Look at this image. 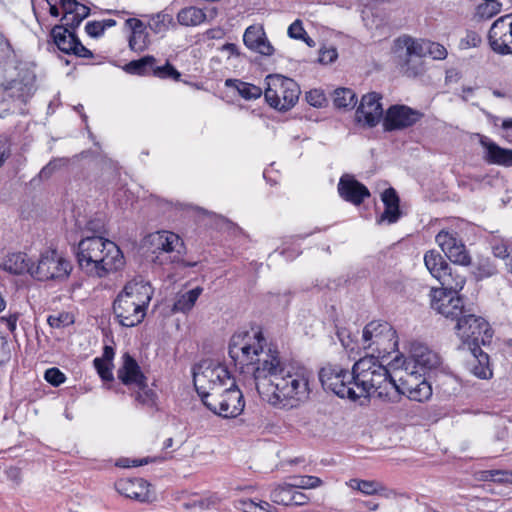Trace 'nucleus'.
I'll return each instance as SVG.
<instances>
[{
  "label": "nucleus",
  "instance_id": "obj_48",
  "mask_svg": "<svg viewBox=\"0 0 512 512\" xmlns=\"http://www.w3.org/2000/svg\"><path fill=\"white\" fill-rule=\"evenodd\" d=\"M493 254L495 257L508 260V263H511L512 260V246L505 241L495 242L492 246Z\"/></svg>",
  "mask_w": 512,
  "mask_h": 512
},
{
  "label": "nucleus",
  "instance_id": "obj_3",
  "mask_svg": "<svg viewBox=\"0 0 512 512\" xmlns=\"http://www.w3.org/2000/svg\"><path fill=\"white\" fill-rule=\"evenodd\" d=\"M352 373L356 400L371 395L381 399L390 398L392 389L395 387V378L389 374L388 369L377 357L371 355L359 359L354 363Z\"/></svg>",
  "mask_w": 512,
  "mask_h": 512
},
{
  "label": "nucleus",
  "instance_id": "obj_44",
  "mask_svg": "<svg viewBox=\"0 0 512 512\" xmlns=\"http://www.w3.org/2000/svg\"><path fill=\"white\" fill-rule=\"evenodd\" d=\"M149 44V37L147 32L131 33L129 37V47L135 52L144 51Z\"/></svg>",
  "mask_w": 512,
  "mask_h": 512
},
{
  "label": "nucleus",
  "instance_id": "obj_7",
  "mask_svg": "<svg viewBox=\"0 0 512 512\" xmlns=\"http://www.w3.org/2000/svg\"><path fill=\"white\" fill-rule=\"evenodd\" d=\"M455 329L462 345L469 351H479V348L488 345L493 337L489 323L483 317L473 314L471 310L458 320Z\"/></svg>",
  "mask_w": 512,
  "mask_h": 512
},
{
  "label": "nucleus",
  "instance_id": "obj_60",
  "mask_svg": "<svg viewBox=\"0 0 512 512\" xmlns=\"http://www.w3.org/2000/svg\"><path fill=\"white\" fill-rule=\"evenodd\" d=\"M384 206H399V197L393 188H388L382 193Z\"/></svg>",
  "mask_w": 512,
  "mask_h": 512
},
{
  "label": "nucleus",
  "instance_id": "obj_39",
  "mask_svg": "<svg viewBox=\"0 0 512 512\" xmlns=\"http://www.w3.org/2000/svg\"><path fill=\"white\" fill-rule=\"evenodd\" d=\"M173 22V17L171 14L166 13L165 11H161L157 14H154L150 17L148 25L149 28L154 33H162L165 32L169 25Z\"/></svg>",
  "mask_w": 512,
  "mask_h": 512
},
{
  "label": "nucleus",
  "instance_id": "obj_45",
  "mask_svg": "<svg viewBox=\"0 0 512 512\" xmlns=\"http://www.w3.org/2000/svg\"><path fill=\"white\" fill-rule=\"evenodd\" d=\"M237 508L243 512H271L269 503H256L251 499L240 500Z\"/></svg>",
  "mask_w": 512,
  "mask_h": 512
},
{
  "label": "nucleus",
  "instance_id": "obj_20",
  "mask_svg": "<svg viewBox=\"0 0 512 512\" xmlns=\"http://www.w3.org/2000/svg\"><path fill=\"white\" fill-rule=\"evenodd\" d=\"M382 96L371 92L364 95L356 111L358 122H364L368 127H375L383 117Z\"/></svg>",
  "mask_w": 512,
  "mask_h": 512
},
{
  "label": "nucleus",
  "instance_id": "obj_24",
  "mask_svg": "<svg viewBox=\"0 0 512 512\" xmlns=\"http://www.w3.org/2000/svg\"><path fill=\"white\" fill-rule=\"evenodd\" d=\"M149 483L142 478L120 479L115 483L116 490L127 498L140 502L150 498Z\"/></svg>",
  "mask_w": 512,
  "mask_h": 512
},
{
  "label": "nucleus",
  "instance_id": "obj_64",
  "mask_svg": "<svg viewBox=\"0 0 512 512\" xmlns=\"http://www.w3.org/2000/svg\"><path fill=\"white\" fill-rule=\"evenodd\" d=\"M125 25L131 29V33L146 32L145 24L136 18H129L125 21Z\"/></svg>",
  "mask_w": 512,
  "mask_h": 512
},
{
  "label": "nucleus",
  "instance_id": "obj_17",
  "mask_svg": "<svg viewBox=\"0 0 512 512\" xmlns=\"http://www.w3.org/2000/svg\"><path fill=\"white\" fill-rule=\"evenodd\" d=\"M423 114L406 105L390 106L383 118V127L385 131L403 130L416 124Z\"/></svg>",
  "mask_w": 512,
  "mask_h": 512
},
{
  "label": "nucleus",
  "instance_id": "obj_21",
  "mask_svg": "<svg viewBox=\"0 0 512 512\" xmlns=\"http://www.w3.org/2000/svg\"><path fill=\"white\" fill-rule=\"evenodd\" d=\"M117 378L130 389L143 388L147 381L139 364L129 353H124L122 356V365L117 370Z\"/></svg>",
  "mask_w": 512,
  "mask_h": 512
},
{
  "label": "nucleus",
  "instance_id": "obj_52",
  "mask_svg": "<svg viewBox=\"0 0 512 512\" xmlns=\"http://www.w3.org/2000/svg\"><path fill=\"white\" fill-rule=\"evenodd\" d=\"M44 379L52 386L58 387L66 381V376L59 368L52 367L45 371Z\"/></svg>",
  "mask_w": 512,
  "mask_h": 512
},
{
  "label": "nucleus",
  "instance_id": "obj_61",
  "mask_svg": "<svg viewBox=\"0 0 512 512\" xmlns=\"http://www.w3.org/2000/svg\"><path fill=\"white\" fill-rule=\"evenodd\" d=\"M85 230L93 234H101L104 231V222L101 218H92L85 224Z\"/></svg>",
  "mask_w": 512,
  "mask_h": 512
},
{
  "label": "nucleus",
  "instance_id": "obj_30",
  "mask_svg": "<svg viewBox=\"0 0 512 512\" xmlns=\"http://www.w3.org/2000/svg\"><path fill=\"white\" fill-rule=\"evenodd\" d=\"M405 375H401L398 379L395 378V387L392 392L397 394L407 395L413 388H417L421 380L425 378V375L421 374L420 371H404Z\"/></svg>",
  "mask_w": 512,
  "mask_h": 512
},
{
  "label": "nucleus",
  "instance_id": "obj_42",
  "mask_svg": "<svg viewBox=\"0 0 512 512\" xmlns=\"http://www.w3.org/2000/svg\"><path fill=\"white\" fill-rule=\"evenodd\" d=\"M337 336L342 344V346L349 351H354L357 348H362L361 346V338L358 339L356 336H352L351 333L347 329L338 330Z\"/></svg>",
  "mask_w": 512,
  "mask_h": 512
},
{
  "label": "nucleus",
  "instance_id": "obj_22",
  "mask_svg": "<svg viewBox=\"0 0 512 512\" xmlns=\"http://www.w3.org/2000/svg\"><path fill=\"white\" fill-rule=\"evenodd\" d=\"M338 193L342 199L356 206H359L366 198L370 197L368 188L348 174L340 178Z\"/></svg>",
  "mask_w": 512,
  "mask_h": 512
},
{
  "label": "nucleus",
  "instance_id": "obj_23",
  "mask_svg": "<svg viewBox=\"0 0 512 512\" xmlns=\"http://www.w3.org/2000/svg\"><path fill=\"white\" fill-rule=\"evenodd\" d=\"M243 42L248 49L261 55L271 56L274 53V48L268 41L262 26L247 27L243 35Z\"/></svg>",
  "mask_w": 512,
  "mask_h": 512
},
{
  "label": "nucleus",
  "instance_id": "obj_62",
  "mask_svg": "<svg viewBox=\"0 0 512 512\" xmlns=\"http://www.w3.org/2000/svg\"><path fill=\"white\" fill-rule=\"evenodd\" d=\"M153 460L150 459L149 457H146V458H142V459H129V458H124V459H120L119 462H118V465L120 467H124V468H129V467H139V466H142V465H145V464H148L150 462H152Z\"/></svg>",
  "mask_w": 512,
  "mask_h": 512
},
{
  "label": "nucleus",
  "instance_id": "obj_37",
  "mask_svg": "<svg viewBox=\"0 0 512 512\" xmlns=\"http://www.w3.org/2000/svg\"><path fill=\"white\" fill-rule=\"evenodd\" d=\"M293 490L292 483L278 485L271 491L270 498L276 504L289 506L291 505Z\"/></svg>",
  "mask_w": 512,
  "mask_h": 512
},
{
  "label": "nucleus",
  "instance_id": "obj_11",
  "mask_svg": "<svg viewBox=\"0 0 512 512\" xmlns=\"http://www.w3.org/2000/svg\"><path fill=\"white\" fill-rule=\"evenodd\" d=\"M424 264L429 273L439 281L443 289L459 292L463 289L466 278L458 269L451 267L443 256L436 250L424 254Z\"/></svg>",
  "mask_w": 512,
  "mask_h": 512
},
{
  "label": "nucleus",
  "instance_id": "obj_29",
  "mask_svg": "<svg viewBox=\"0 0 512 512\" xmlns=\"http://www.w3.org/2000/svg\"><path fill=\"white\" fill-rule=\"evenodd\" d=\"M154 242L158 250L167 253L177 252L180 254L183 249L181 238L177 234L169 231L158 232Z\"/></svg>",
  "mask_w": 512,
  "mask_h": 512
},
{
  "label": "nucleus",
  "instance_id": "obj_57",
  "mask_svg": "<svg viewBox=\"0 0 512 512\" xmlns=\"http://www.w3.org/2000/svg\"><path fill=\"white\" fill-rule=\"evenodd\" d=\"M288 35L290 38L293 39H304L306 32L303 28L301 20L297 19L292 24H290V26L288 27Z\"/></svg>",
  "mask_w": 512,
  "mask_h": 512
},
{
  "label": "nucleus",
  "instance_id": "obj_28",
  "mask_svg": "<svg viewBox=\"0 0 512 512\" xmlns=\"http://www.w3.org/2000/svg\"><path fill=\"white\" fill-rule=\"evenodd\" d=\"M51 37L57 48L65 54H71L74 42L78 38L75 30L64 25H55L51 30Z\"/></svg>",
  "mask_w": 512,
  "mask_h": 512
},
{
  "label": "nucleus",
  "instance_id": "obj_18",
  "mask_svg": "<svg viewBox=\"0 0 512 512\" xmlns=\"http://www.w3.org/2000/svg\"><path fill=\"white\" fill-rule=\"evenodd\" d=\"M436 243L454 264L469 266L471 257L464 243L458 239L457 233L441 230L435 237Z\"/></svg>",
  "mask_w": 512,
  "mask_h": 512
},
{
  "label": "nucleus",
  "instance_id": "obj_31",
  "mask_svg": "<svg viewBox=\"0 0 512 512\" xmlns=\"http://www.w3.org/2000/svg\"><path fill=\"white\" fill-rule=\"evenodd\" d=\"M206 19L207 15L204 12V10L195 6H188L182 8L177 13L178 23L185 27H194L201 25L206 21Z\"/></svg>",
  "mask_w": 512,
  "mask_h": 512
},
{
  "label": "nucleus",
  "instance_id": "obj_16",
  "mask_svg": "<svg viewBox=\"0 0 512 512\" xmlns=\"http://www.w3.org/2000/svg\"><path fill=\"white\" fill-rule=\"evenodd\" d=\"M440 365V357L427 346L420 343H413L410 356L403 361V371L418 370L421 374L436 369Z\"/></svg>",
  "mask_w": 512,
  "mask_h": 512
},
{
  "label": "nucleus",
  "instance_id": "obj_41",
  "mask_svg": "<svg viewBox=\"0 0 512 512\" xmlns=\"http://www.w3.org/2000/svg\"><path fill=\"white\" fill-rule=\"evenodd\" d=\"M136 389L137 391L134 396L138 403L149 407L155 404L157 395L152 389L148 388L147 381H145V387Z\"/></svg>",
  "mask_w": 512,
  "mask_h": 512
},
{
  "label": "nucleus",
  "instance_id": "obj_32",
  "mask_svg": "<svg viewBox=\"0 0 512 512\" xmlns=\"http://www.w3.org/2000/svg\"><path fill=\"white\" fill-rule=\"evenodd\" d=\"M473 357L471 362V372L480 379H489L492 377V370L489 365V356L483 352L481 347L479 351H470Z\"/></svg>",
  "mask_w": 512,
  "mask_h": 512
},
{
  "label": "nucleus",
  "instance_id": "obj_2",
  "mask_svg": "<svg viewBox=\"0 0 512 512\" xmlns=\"http://www.w3.org/2000/svg\"><path fill=\"white\" fill-rule=\"evenodd\" d=\"M79 268L88 276L105 278L121 270L125 258L116 243L99 235L82 238L76 250Z\"/></svg>",
  "mask_w": 512,
  "mask_h": 512
},
{
  "label": "nucleus",
  "instance_id": "obj_58",
  "mask_svg": "<svg viewBox=\"0 0 512 512\" xmlns=\"http://www.w3.org/2000/svg\"><path fill=\"white\" fill-rule=\"evenodd\" d=\"M85 31L89 36L93 38H98L104 33L103 25L100 21L87 22L85 25Z\"/></svg>",
  "mask_w": 512,
  "mask_h": 512
},
{
  "label": "nucleus",
  "instance_id": "obj_14",
  "mask_svg": "<svg viewBox=\"0 0 512 512\" xmlns=\"http://www.w3.org/2000/svg\"><path fill=\"white\" fill-rule=\"evenodd\" d=\"M397 50H405L402 58V68L408 77H416L424 71L422 58L425 57L426 40L402 36L395 40Z\"/></svg>",
  "mask_w": 512,
  "mask_h": 512
},
{
  "label": "nucleus",
  "instance_id": "obj_27",
  "mask_svg": "<svg viewBox=\"0 0 512 512\" xmlns=\"http://www.w3.org/2000/svg\"><path fill=\"white\" fill-rule=\"evenodd\" d=\"M32 265L33 262H31V259L27 256V254L22 252H15L7 254L3 258L0 267L11 274L21 275L24 273L30 274Z\"/></svg>",
  "mask_w": 512,
  "mask_h": 512
},
{
  "label": "nucleus",
  "instance_id": "obj_47",
  "mask_svg": "<svg viewBox=\"0 0 512 512\" xmlns=\"http://www.w3.org/2000/svg\"><path fill=\"white\" fill-rule=\"evenodd\" d=\"M67 163L68 159L66 158H53L41 169L39 177L42 179H48L56 170L67 165Z\"/></svg>",
  "mask_w": 512,
  "mask_h": 512
},
{
  "label": "nucleus",
  "instance_id": "obj_43",
  "mask_svg": "<svg viewBox=\"0 0 512 512\" xmlns=\"http://www.w3.org/2000/svg\"><path fill=\"white\" fill-rule=\"evenodd\" d=\"M153 76L161 78V79H173L178 81L181 77V74L176 68L170 64L169 62H166L163 66H156L153 69Z\"/></svg>",
  "mask_w": 512,
  "mask_h": 512
},
{
  "label": "nucleus",
  "instance_id": "obj_13",
  "mask_svg": "<svg viewBox=\"0 0 512 512\" xmlns=\"http://www.w3.org/2000/svg\"><path fill=\"white\" fill-rule=\"evenodd\" d=\"M71 270V263L52 250L42 253L36 265L33 263L30 275L39 281L63 280Z\"/></svg>",
  "mask_w": 512,
  "mask_h": 512
},
{
  "label": "nucleus",
  "instance_id": "obj_54",
  "mask_svg": "<svg viewBox=\"0 0 512 512\" xmlns=\"http://www.w3.org/2000/svg\"><path fill=\"white\" fill-rule=\"evenodd\" d=\"M401 215L399 206H385L384 212L381 214L380 218L377 220L379 224L383 222H387L388 224H393L398 221Z\"/></svg>",
  "mask_w": 512,
  "mask_h": 512
},
{
  "label": "nucleus",
  "instance_id": "obj_4",
  "mask_svg": "<svg viewBox=\"0 0 512 512\" xmlns=\"http://www.w3.org/2000/svg\"><path fill=\"white\" fill-rule=\"evenodd\" d=\"M153 296L152 286L142 280L129 281L113 302V313L120 325L134 327L139 325Z\"/></svg>",
  "mask_w": 512,
  "mask_h": 512
},
{
  "label": "nucleus",
  "instance_id": "obj_25",
  "mask_svg": "<svg viewBox=\"0 0 512 512\" xmlns=\"http://www.w3.org/2000/svg\"><path fill=\"white\" fill-rule=\"evenodd\" d=\"M60 6L64 13L61 25L68 26L72 30L78 28L90 14V8L76 0H62Z\"/></svg>",
  "mask_w": 512,
  "mask_h": 512
},
{
  "label": "nucleus",
  "instance_id": "obj_1",
  "mask_svg": "<svg viewBox=\"0 0 512 512\" xmlns=\"http://www.w3.org/2000/svg\"><path fill=\"white\" fill-rule=\"evenodd\" d=\"M255 371V387L263 400L274 408L294 409L305 403L311 394L313 373L304 365L265 356Z\"/></svg>",
  "mask_w": 512,
  "mask_h": 512
},
{
  "label": "nucleus",
  "instance_id": "obj_53",
  "mask_svg": "<svg viewBox=\"0 0 512 512\" xmlns=\"http://www.w3.org/2000/svg\"><path fill=\"white\" fill-rule=\"evenodd\" d=\"M47 322L51 328H62L73 323V318L69 313H59L57 315H50Z\"/></svg>",
  "mask_w": 512,
  "mask_h": 512
},
{
  "label": "nucleus",
  "instance_id": "obj_36",
  "mask_svg": "<svg viewBox=\"0 0 512 512\" xmlns=\"http://www.w3.org/2000/svg\"><path fill=\"white\" fill-rule=\"evenodd\" d=\"M347 485L351 489L357 490L365 495L379 494L382 490H384V487L381 483L370 480L350 479L347 482Z\"/></svg>",
  "mask_w": 512,
  "mask_h": 512
},
{
  "label": "nucleus",
  "instance_id": "obj_8",
  "mask_svg": "<svg viewBox=\"0 0 512 512\" xmlns=\"http://www.w3.org/2000/svg\"><path fill=\"white\" fill-rule=\"evenodd\" d=\"M361 346L363 349L372 350L378 356L388 355L398 348L397 333L386 321H371L362 331Z\"/></svg>",
  "mask_w": 512,
  "mask_h": 512
},
{
  "label": "nucleus",
  "instance_id": "obj_46",
  "mask_svg": "<svg viewBox=\"0 0 512 512\" xmlns=\"http://www.w3.org/2000/svg\"><path fill=\"white\" fill-rule=\"evenodd\" d=\"M482 479L484 481L512 483V473L503 470H487L482 472Z\"/></svg>",
  "mask_w": 512,
  "mask_h": 512
},
{
  "label": "nucleus",
  "instance_id": "obj_15",
  "mask_svg": "<svg viewBox=\"0 0 512 512\" xmlns=\"http://www.w3.org/2000/svg\"><path fill=\"white\" fill-rule=\"evenodd\" d=\"M458 292L449 289L431 290V307L446 319L458 320L466 315L471 309L465 308L463 299L457 295Z\"/></svg>",
  "mask_w": 512,
  "mask_h": 512
},
{
  "label": "nucleus",
  "instance_id": "obj_12",
  "mask_svg": "<svg viewBox=\"0 0 512 512\" xmlns=\"http://www.w3.org/2000/svg\"><path fill=\"white\" fill-rule=\"evenodd\" d=\"M352 370H346L338 365L328 364L319 371V380L324 390L331 391L340 398L356 400L355 385Z\"/></svg>",
  "mask_w": 512,
  "mask_h": 512
},
{
  "label": "nucleus",
  "instance_id": "obj_6",
  "mask_svg": "<svg viewBox=\"0 0 512 512\" xmlns=\"http://www.w3.org/2000/svg\"><path fill=\"white\" fill-rule=\"evenodd\" d=\"M264 97L270 107L278 111H288L298 102L301 90L291 78L271 74L265 79Z\"/></svg>",
  "mask_w": 512,
  "mask_h": 512
},
{
  "label": "nucleus",
  "instance_id": "obj_33",
  "mask_svg": "<svg viewBox=\"0 0 512 512\" xmlns=\"http://www.w3.org/2000/svg\"><path fill=\"white\" fill-rule=\"evenodd\" d=\"M202 292L203 289L198 286L183 294H180L173 304V311L182 313L189 312L194 307Z\"/></svg>",
  "mask_w": 512,
  "mask_h": 512
},
{
  "label": "nucleus",
  "instance_id": "obj_26",
  "mask_svg": "<svg viewBox=\"0 0 512 512\" xmlns=\"http://www.w3.org/2000/svg\"><path fill=\"white\" fill-rule=\"evenodd\" d=\"M480 144L485 149L484 158L488 163L505 167L512 166V149L502 148L485 136L480 139Z\"/></svg>",
  "mask_w": 512,
  "mask_h": 512
},
{
  "label": "nucleus",
  "instance_id": "obj_63",
  "mask_svg": "<svg viewBox=\"0 0 512 512\" xmlns=\"http://www.w3.org/2000/svg\"><path fill=\"white\" fill-rule=\"evenodd\" d=\"M11 156V147L7 138L0 137V167Z\"/></svg>",
  "mask_w": 512,
  "mask_h": 512
},
{
  "label": "nucleus",
  "instance_id": "obj_56",
  "mask_svg": "<svg viewBox=\"0 0 512 512\" xmlns=\"http://www.w3.org/2000/svg\"><path fill=\"white\" fill-rule=\"evenodd\" d=\"M496 273V267L489 259H483L478 263L476 275L480 278L490 277Z\"/></svg>",
  "mask_w": 512,
  "mask_h": 512
},
{
  "label": "nucleus",
  "instance_id": "obj_40",
  "mask_svg": "<svg viewBox=\"0 0 512 512\" xmlns=\"http://www.w3.org/2000/svg\"><path fill=\"white\" fill-rule=\"evenodd\" d=\"M406 396L413 401H426L432 396L431 384L426 380V378H423L421 383L418 384V387L413 388V390L409 391V394Z\"/></svg>",
  "mask_w": 512,
  "mask_h": 512
},
{
  "label": "nucleus",
  "instance_id": "obj_49",
  "mask_svg": "<svg viewBox=\"0 0 512 512\" xmlns=\"http://www.w3.org/2000/svg\"><path fill=\"white\" fill-rule=\"evenodd\" d=\"M93 363L97 373L103 381H113L114 377L112 373V363H108L107 361L101 360L100 358H95Z\"/></svg>",
  "mask_w": 512,
  "mask_h": 512
},
{
  "label": "nucleus",
  "instance_id": "obj_51",
  "mask_svg": "<svg viewBox=\"0 0 512 512\" xmlns=\"http://www.w3.org/2000/svg\"><path fill=\"white\" fill-rule=\"evenodd\" d=\"M321 483V479L316 476H301L293 479L292 486L297 489H311L320 486Z\"/></svg>",
  "mask_w": 512,
  "mask_h": 512
},
{
  "label": "nucleus",
  "instance_id": "obj_9",
  "mask_svg": "<svg viewBox=\"0 0 512 512\" xmlns=\"http://www.w3.org/2000/svg\"><path fill=\"white\" fill-rule=\"evenodd\" d=\"M195 389L203 401L211 393L219 392L221 388L232 382L228 369L221 364L203 363L193 373Z\"/></svg>",
  "mask_w": 512,
  "mask_h": 512
},
{
  "label": "nucleus",
  "instance_id": "obj_19",
  "mask_svg": "<svg viewBox=\"0 0 512 512\" xmlns=\"http://www.w3.org/2000/svg\"><path fill=\"white\" fill-rule=\"evenodd\" d=\"M490 46L496 53L512 54V18L511 15L498 18L488 33Z\"/></svg>",
  "mask_w": 512,
  "mask_h": 512
},
{
  "label": "nucleus",
  "instance_id": "obj_38",
  "mask_svg": "<svg viewBox=\"0 0 512 512\" xmlns=\"http://www.w3.org/2000/svg\"><path fill=\"white\" fill-rule=\"evenodd\" d=\"M356 103V95L351 89L338 88L334 91V104L337 108H354Z\"/></svg>",
  "mask_w": 512,
  "mask_h": 512
},
{
  "label": "nucleus",
  "instance_id": "obj_35",
  "mask_svg": "<svg viewBox=\"0 0 512 512\" xmlns=\"http://www.w3.org/2000/svg\"><path fill=\"white\" fill-rule=\"evenodd\" d=\"M156 59L154 56L147 55L138 60H133L126 64L125 70L130 74L147 75L150 72L153 74L154 64Z\"/></svg>",
  "mask_w": 512,
  "mask_h": 512
},
{
  "label": "nucleus",
  "instance_id": "obj_55",
  "mask_svg": "<svg viewBox=\"0 0 512 512\" xmlns=\"http://www.w3.org/2000/svg\"><path fill=\"white\" fill-rule=\"evenodd\" d=\"M306 101L313 107H323L327 101L324 92L320 89H312L305 95Z\"/></svg>",
  "mask_w": 512,
  "mask_h": 512
},
{
  "label": "nucleus",
  "instance_id": "obj_59",
  "mask_svg": "<svg viewBox=\"0 0 512 512\" xmlns=\"http://www.w3.org/2000/svg\"><path fill=\"white\" fill-rule=\"evenodd\" d=\"M72 49L73 50L71 51V54L75 55L77 57H80V58H92L93 57L92 51L89 50L88 48H86L81 43L79 38H77L76 41L74 42V45H73Z\"/></svg>",
  "mask_w": 512,
  "mask_h": 512
},
{
  "label": "nucleus",
  "instance_id": "obj_5",
  "mask_svg": "<svg viewBox=\"0 0 512 512\" xmlns=\"http://www.w3.org/2000/svg\"><path fill=\"white\" fill-rule=\"evenodd\" d=\"M266 339L261 331L250 334L249 332L236 333L231 337L228 354L234 365L241 372L252 373L255 381V371L261 366L265 356L276 357L279 352L271 348L265 350Z\"/></svg>",
  "mask_w": 512,
  "mask_h": 512
},
{
  "label": "nucleus",
  "instance_id": "obj_10",
  "mask_svg": "<svg viewBox=\"0 0 512 512\" xmlns=\"http://www.w3.org/2000/svg\"><path fill=\"white\" fill-rule=\"evenodd\" d=\"M202 402L210 411L223 418H235L243 412L245 407L243 393L234 381L228 388L211 393L209 397L206 396Z\"/></svg>",
  "mask_w": 512,
  "mask_h": 512
},
{
  "label": "nucleus",
  "instance_id": "obj_50",
  "mask_svg": "<svg viewBox=\"0 0 512 512\" xmlns=\"http://www.w3.org/2000/svg\"><path fill=\"white\" fill-rule=\"evenodd\" d=\"M426 44L425 56L429 55L434 60H443L447 57V50L442 44L429 40H426Z\"/></svg>",
  "mask_w": 512,
  "mask_h": 512
},
{
  "label": "nucleus",
  "instance_id": "obj_34",
  "mask_svg": "<svg viewBox=\"0 0 512 512\" xmlns=\"http://www.w3.org/2000/svg\"><path fill=\"white\" fill-rule=\"evenodd\" d=\"M225 85L236 89L240 96L246 100L258 99L263 93L260 87L238 79H227Z\"/></svg>",
  "mask_w": 512,
  "mask_h": 512
}]
</instances>
